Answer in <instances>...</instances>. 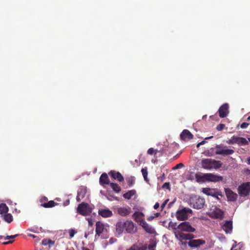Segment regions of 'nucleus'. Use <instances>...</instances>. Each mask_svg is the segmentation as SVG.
I'll list each match as a JSON object with an SVG mask.
<instances>
[{"label": "nucleus", "mask_w": 250, "mask_h": 250, "mask_svg": "<svg viewBox=\"0 0 250 250\" xmlns=\"http://www.w3.org/2000/svg\"><path fill=\"white\" fill-rule=\"evenodd\" d=\"M160 151H159L158 149H155L154 152V156H155L157 152H159Z\"/></svg>", "instance_id": "obj_58"}, {"label": "nucleus", "mask_w": 250, "mask_h": 250, "mask_svg": "<svg viewBox=\"0 0 250 250\" xmlns=\"http://www.w3.org/2000/svg\"><path fill=\"white\" fill-rule=\"evenodd\" d=\"M148 233L153 234L155 232V229L151 227L148 224H147L146 221L143 222L140 225Z\"/></svg>", "instance_id": "obj_22"}, {"label": "nucleus", "mask_w": 250, "mask_h": 250, "mask_svg": "<svg viewBox=\"0 0 250 250\" xmlns=\"http://www.w3.org/2000/svg\"><path fill=\"white\" fill-rule=\"evenodd\" d=\"M215 148L216 149L215 154L224 156L231 155L234 152L233 149H229L227 146H224L222 145H216Z\"/></svg>", "instance_id": "obj_6"}, {"label": "nucleus", "mask_w": 250, "mask_h": 250, "mask_svg": "<svg viewBox=\"0 0 250 250\" xmlns=\"http://www.w3.org/2000/svg\"><path fill=\"white\" fill-rule=\"evenodd\" d=\"M136 192L134 189L128 190L127 192L123 194V197L125 199H130L133 195L136 194Z\"/></svg>", "instance_id": "obj_27"}, {"label": "nucleus", "mask_w": 250, "mask_h": 250, "mask_svg": "<svg viewBox=\"0 0 250 250\" xmlns=\"http://www.w3.org/2000/svg\"><path fill=\"white\" fill-rule=\"evenodd\" d=\"M225 126V125L224 124H220L217 126L216 129L218 131H221L224 128Z\"/></svg>", "instance_id": "obj_39"}, {"label": "nucleus", "mask_w": 250, "mask_h": 250, "mask_svg": "<svg viewBox=\"0 0 250 250\" xmlns=\"http://www.w3.org/2000/svg\"><path fill=\"white\" fill-rule=\"evenodd\" d=\"M8 211V208L6 204L2 203L0 204V213L6 214Z\"/></svg>", "instance_id": "obj_29"}, {"label": "nucleus", "mask_w": 250, "mask_h": 250, "mask_svg": "<svg viewBox=\"0 0 250 250\" xmlns=\"http://www.w3.org/2000/svg\"><path fill=\"white\" fill-rule=\"evenodd\" d=\"M168 201H169V199H167L163 203V204L161 205V210H162L165 207L166 205L167 204Z\"/></svg>", "instance_id": "obj_45"}, {"label": "nucleus", "mask_w": 250, "mask_h": 250, "mask_svg": "<svg viewBox=\"0 0 250 250\" xmlns=\"http://www.w3.org/2000/svg\"><path fill=\"white\" fill-rule=\"evenodd\" d=\"M192 211L188 208H184L178 210L176 212V217L179 221H184L188 219L189 214H192Z\"/></svg>", "instance_id": "obj_4"}, {"label": "nucleus", "mask_w": 250, "mask_h": 250, "mask_svg": "<svg viewBox=\"0 0 250 250\" xmlns=\"http://www.w3.org/2000/svg\"><path fill=\"white\" fill-rule=\"evenodd\" d=\"M110 186L113 190V191L116 193H119L121 190V187L117 184L110 183Z\"/></svg>", "instance_id": "obj_30"}, {"label": "nucleus", "mask_w": 250, "mask_h": 250, "mask_svg": "<svg viewBox=\"0 0 250 250\" xmlns=\"http://www.w3.org/2000/svg\"><path fill=\"white\" fill-rule=\"evenodd\" d=\"M176 237H179L181 240H190L193 238L192 235L188 233H184L182 232H175Z\"/></svg>", "instance_id": "obj_20"}, {"label": "nucleus", "mask_w": 250, "mask_h": 250, "mask_svg": "<svg viewBox=\"0 0 250 250\" xmlns=\"http://www.w3.org/2000/svg\"><path fill=\"white\" fill-rule=\"evenodd\" d=\"M154 216H149L148 218H147V220L148 221H151L153 219H154Z\"/></svg>", "instance_id": "obj_54"}, {"label": "nucleus", "mask_w": 250, "mask_h": 250, "mask_svg": "<svg viewBox=\"0 0 250 250\" xmlns=\"http://www.w3.org/2000/svg\"><path fill=\"white\" fill-rule=\"evenodd\" d=\"M154 152H155V149H154V148L152 147L149 148L147 151V153L151 155H154Z\"/></svg>", "instance_id": "obj_43"}, {"label": "nucleus", "mask_w": 250, "mask_h": 250, "mask_svg": "<svg viewBox=\"0 0 250 250\" xmlns=\"http://www.w3.org/2000/svg\"><path fill=\"white\" fill-rule=\"evenodd\" d=\"M205 243V241L202 239H194L190 240L188 242V245L191 247L198 248L200 246L204 245Z\"/></svg>", "instance_id": "obj_16"}, {"label": "nucleus", "mask_w": 250, "mask_h": 250, "mask_svg": "<svg viewBox=\"0 0 250 250\" xmlns=\"http://www.w3.org/2000/svg\"><path fill=\"white\" fill-rule=\"evenodd\" d=\"M19 236V234H16L14 235H7L5 238L4 239H14Z\"/></svg>", "instance_id": "obj_44"}, {"label": "nucleus", "mask_w": 250, "mask_h": 250, "mask_svg": "<svg viewBox=\"0 0 250 250\" xmlns=\"http://www.w3.org/2000/svg\"><path fill=\"white\" fill-rule=\"evenodd\" d=\"M159 207V203H156L154 206V208L156 209L158 208Z\"/></svg>", "instance_id": "obj_50"}, {"label": "nucleus", "mask_w": 250, "mask_h": 250, "mask_svg": "<svg viewBox=\"0 0 250 250\" xmlns=\"http://www.w3.org/2000/svg\"><path fill=\"white\" fill-rule=\"evenodd\" d=\"M193 135L187 129L184 130L180 134L181 139L184 141L190 140L193 138Z\"/></svg>", "instance_id": "obj_17"}, {"label": "nucleus", "mask_w": 250, "mask_h": 250, "mask_svg": "<svg viewBox=\"0 0 250 250\" xmlns=\"http://www.w3.org/2000/svg\"><path fill=\"white\" fill-rule=\"evenodd\" d=\"M218 200H220V198H219V196H218V197H215Z\"/></svg>", "instance_id": "obj_63"}, {"label": "nucleus", "mask_w": 250, "mask_h": 250, "mask_svg": "<svg viewBox=\"0 0 250 250\" xmlns=\"http://www.w3.org/2000/svg\"><path fill=\"white\" fill-rule=\"evenodd\" d=\"M163 188H166L167 189H170V184H169V183L166 182V183H164V185H163Z\"/></svg>", "instance_id": "obj_47"}, {"label": "nucleus", "mask_w": 250, "mask_h": 250, "mask_svg": "<svg viewBox=\"0 0 250 250\" xmlns=\"http://www.w3.org/2000/svg\"><path fill=\"white\" fill-rule=\"evenodd\" d=\"M48 200V199L47 197L44 196L43 197H42L41 199H40V202L41 203H43V202H45V201H47Z\"/></svg>", "instance_id": "obj_48"}, {"label": "nucleus", "mask_w": 250, "mask_h": 250, "mask_svg": "<svg viewBox=\"0 0 250 250\" xmlns=\"http://www.w3.org/2000/svg\"><path fill=\"white\" fill-rule=\"evenodd\" d=\"M127 183L129 187H131L135 184V178L134 177H130L127 180Z\"/></svg>", "instance_id": "obj_33"}, {"label": "nucleus", "mask_w": 250, "mask_h": 250, "mask_svg": "<svg viewBox=\"0 0 250 250\" xmlns=\"http://www.w3.org/2000/svg\"><path fill=\"white\" fill-rule=\"evenodd\" d=\"M206 143V141H202V142L199 143V145H203Z\"/></svg>", "instance_id": "obj_56"}, {"label": "nucleus", "mask_w": 250, "mask_h": 250, "mask_svg": "<svg viewBox=\"0 0 250 250\" xmlns=\"http://www.w3.org/2000/svg\"><path fill=\"white\" fill-rule=\"evenodd\" d=\"M168 227L169 228H171L174 230L178 229V225H177V224L175 222H173L172 221H170L169 222Z\"/></svg>", "instance_id": "obj_34"}, {"label": "nucleus", "mask_w": 250, "mask_h": 250, "mask_svg": "<svg viewBox=\"0 0 250 250\" xmlns=\"http://www.w3.org/2000/svg\"><path fill=\"white\" fill-rule=\"evenodd\" d=\"M189 202L190 206L197 209L203 208L205 203V201L204 198H201L197 195H194L191 197L189 200Z\"/></svg>", "instance_id": "obj_3"}, {"label": "nucleus", "mask_w": 250, "mask_h": 250, "mask_svg": "<svg viewBox=\"0 0 250 250\" xmlns=\"http://www.w3.org/2000/svg\"><path fill=\"white\" fill-rule=\"evenodd\" d=\"M195 179L198 183H204L205 182H217L222 181L223 177L212 173H202L198 172L195 174Z\"/></svg>", "instance_id": "obj_1"}, {"label": "nucleus", "mask_w": 250, "mask_h": 250, "mask_svg": "<svg viewBox=\"0 0 250 250\" xmlns=\"http://www.w3.org/2000/svg\"><path fill=\"white\" fill-rule=\"evenodd\" d=\"M227 143L229 144H232V139H230L228 141H227Z\"/></svg>", "instance_id": "obj_55"}, {"label": "nucleus", "mask_w": 250, "mask_h": 250, "mask_svg": "<svg viewBox=\"0 0 250 250\" xmlns=\"http://www.w3.org/2000/svg\"><path fill=\"white\" fill-rule=\"evenodd\" d=\"M249 125V123H246V122H244V123H243L241 125H240V127L241 128H246L248 125Z\"/></svg>", "instance_id": "obj_46"}, {"label": "nucleus", "mask_w": 250, "mask_h": 250, "mask_svg": "<svg viewBox=\"0 0 250 250\" xmlns=\"http://www.w3.org/2000/svg\"><path fill=\"white\" fill-rule=\"evenodd\" d=\"M124 228H125V222L123 223L120 221L117 223L116 230L119 234H121L123 232Z\"/></svg>", "instance_id": "obj_25"}, {"label": "nucleus", "mask_w": 250, "mask_h": 250, "mask_svg": "<svg viewBox=\"0 0 250 250\" xmlns=\"http://www.w3.org/2000/svg\"><path fill=\"white\" fill-rule=\"evenodd\" d=\"M91 211L89 206L87 203L83 202L80 204L77 208L78 213L83 216L89 214Z\"/></svg>", "instance_id": "obj_7"}, {"label": "nucleus", "mask_w": 250, "mask_h": 250, "mask_svg": "<svg viewBox=\"0 0 250 250\" xmlns=\"http://www.w3.org/2000/svg\"><path fill=\"white\" fill-rule=\"evenodd\" d=\"M222 228L226 233H230L232 229V222L231 221H226L223 225Z\"/></svg>", "instance_id": "obj_23"}, {"label": "nucleus", "mask_w": 250, "mask_h": 250, "mask_svg": "<svg viewBox=\"0 0 250 250\" xmlns=\"http://www.w3.org/2000/svg\"><path fill=\"white\" fill-rule=\"evenodd\" d=\"M159 215H160L159 213H156L155 214V217H158Z\"/></svg>", "instance_id": "obj_60"}, {"label": "nucleus", "mask_w": 250, "mask_h": 250, "mask_svg": "<svg viewBox=\"0 0 250 250\" xmlns=\"http://www.w3.org/2000/svg\"><path fill=\"white\" fill-rule=\"evenodd\" d=\"M222 216H223V212L221 211V210H219V212L216 213L215 214V217L216 218H221Z\"/></svg>", "instance_id": "obj_40"}, {"label": "nucleus", "mask_w": 250, "mask_h": 250, "mask_svg": "<svg viewBox=\"0 0 250 250\" xmlns=\"http://www.w3.org/2000/svg\"><path fill=\"white\" fill-rule=\"evenodd\" d=\"M14 241V240H9L8 241H6V242H3L2 244L3 245H7V244H12V243H13Z\"/></svg>", "instance_id": "obj_49"}, {"label": "nucleus", "mask_w": 250, "mask_h": 250, "mask_svg": "<svg viewBox=\"0 0 250 250\" xmlns=\"http://www.w3.org/2000/svg\"><path fill=\"white\" fill-rule=\"evenodd\" d=\"M82 249V250H90L88 248L85 247H83Z\"/></svg>", "instance_id": "obj_57"}, {"label": "nucleus", "mask_w": 250, "mask_h": 250, "mask_svg": "<svg viewBox=\"0 0 250 250\" xmlns=\"http://www.w3.org/2000/svg\"><path fill=\"white\" fill-rule=\"evenodd\" d=\"M225 192L228 201L233 202L237 200V194L233 192L231 190L227 188L225 189Z\"/></svg>", "instance_id": "obj_14"}, {"label": "nucleus", "mask_w": 250, "mask_h": 250, "mask_svg": "<svg viewBox=\"0 0 250 250\" xmlns=\"http://www.w3.org/2000/svg\"><path fill=\"white\" fill-rule=\"evenodd\" d=\"M146 245H141L137 244L133 245L131 247L126 250H146Z\"/></svg>", "instance_id": "obj_24"}, {"label": "nucleus", "mask_w": 250, "mask_h": 250, "mask_svg": "<svg viewBox=\"0 0 250 250\" xmlns=\"http://www.w3.org/2000/svg\"><path fill=\"white\" fill-rule=\"evenodd\" d=\"M86 192L84 190L81 189L80 190L78 191L77 195L81 197L82 198H83L85 195Z\"/></svg>", "instance_id": "obj_36"}, {"label": "nucleus", "mask_w": 250, "mask_h": 250, "mask_svg": "<svg viewBox=\"0 0 250 250\" xmlns=\"http://www.w3.org/2000/svg\"><path fill=\"white\" fill-rule=\"evenodd\" d=\"M141 172H142V175L143 176L145 181H146V182H148L149 179L147 178L148 172H147V167H145V168H143L141 169Z\"/></svg>", "instance_id": "obj_32"}, {"label": "nucleus", "mask_w": 250, "mask_h": 250, "mask_svg": "<svg viewBox=\"0 0 250 250\" xmlns=\"http://www.w3.org/2000/svg\"><path fill=\"white\" fill-rule=\"evenodd\" d=\"M117 212L119 215L122 216H126L129 215L131 211V208L128 206L123 207L117 208Z\"/></svg>", "instance_id": "obj_12"}, {"label": "nucleus", "mask_w": 250, "mask_h": 250, "mask_svg": "<svg viewBox=\"0 0 250 250\" xmlns=\"http://www.w3.org/2000/svg\"><path fill=\"white\" fill-rule=\"evenodd\" d=\"M29 236L32 237L33 238H38L37 240H40V238H39V237H38V236H36V235H35L34 234H30Z\"/></svg>", "instance_id": "obj_52"}, {"label": "nucleus", "mask_w": 250, "mask_h": 250, "mask_svg": "<svg viewBox=\"0 0 250 250\" xmlns=\"http://www.w3.org/2000/svg\"><path fill=\"white\" fill-rule=\"evenodd\" d=\"M125 230L127 233L133 234L137 232V227L132 221H126L125 222Z\"/></svg>", "instance_id": "obj_10"}, {"label": "nucleus", "mask_w": 250, "mask_h": 250, "mask_svg": "<svg viewBox=\"0 0 250 250\" xmlns=\"http://www.w3.org/2000/svg\"><path fill=\"white\" fill-rule=\"evenodd\" d=\"M201 145H199V143L197 145V147H199Z\"/></svg>", "instance_id": "obj_62"}, {"label": "nucleus", "mask_w": 250, "mask_h": 250, "mask_svg": "<svg viewBox=\"0 0 250 250\" xmlns=\"http://www.w3.org/2000/svg\"><path fill=\"white\" fill-rule=\"evenodd\" d=\"M237 144L239 146H246L249 144V141L245 138L239 137Z\"/></svg>", "instance_id": "obj_28"}, {"label": "nucleus", "mask_w": 250, "mask_h": 250, "mask_svg": "<svg viewBox=\"0 0 250 250\" xmlns=\"http://www.w3.org/2000/svg\"><path fill=\"white\" fill-rule=\"evenodd\" d=\"M248 164L250 165V157L248 158Z\"/></svg>", "instance_id": "obj_59"}, {"label": "nucleus", "mask_w": 250, "mask_h": 250, "mask_svg": "<svg viewBox=\"0 0 250 250\" xmlns=\"http://www.w3.org/2000/svg\"><path fill=\"white\" fill-rule=\"evenodd\" d=\"M95 226V238H97L101 237L102 238H104V235L107 232V230L104 223L100 221H98L96 223Z\"/></svg>", "instance_id": "obj_5"}, {"label": "nucleus", "mask_w": 250, "mask_h": 250, "mask_svg": "<svg viewBox=\"0 0 250 250\" xmlns=\"http://www.w3.org/2000/svg\"><path fill=\"white\" fill-rule=\"evenodd\" d=\"M213 138L212 136H210V137H207V138H206V139H210V138Z\"/></svg>", "instance_id": "obj_61"}, {"label": "nucleus", "mask_w": 250, "mask_h": 250, "mask_svg": "<svg viewBox=\"0 0 250 250\" xmlns=\"http://www.w3.org/2000/svg\"><path fill=\"white\" fill-rule=\"evenodd\" d=\"M156 246V243L155 242H151V244H149L147 249L148 248L149 250H152Z\"/></svg>", "instance_id": "obj_41"}, {"label": "nucleus", "mask_w": 250, "mask_h": 250, "mask_svg": "<svg viewBox=\"0 0 250 250\" xmlns=\"http://www.w3.org/2000/svg\"><path fill=\"white\" fill-rule=\"evenodd\" d=\"M57 204H58L57 203H55L54 201L51 200L48 202L42 203L41 205V206L45 208H52L53 207H55Z\"/></svg>", "instance_id": "obj_26"}, {"label": "nucleus", "mask_w": 250, "mask_h": 250, "mask_svg": "<svg viewBox=\"0 0 250 250\" xmlns=\"http://www.w3.org/2000/svg\"><path fill=\"white\" fill-rule=\"evenodd\" d=\"M202 191L204 193L207 195H210L214 197H218V196L223 197L222 192L217 188H203Z\"/></svg>", "instance_id": "obj_8"}, {"label": "nucleus", "mask_w": 250, "mask_h": 250, "mask_svg": "<svg viewBox=\"0 0 250 250\" xmlns=\"http://www.w3.org/2000/svg\"><path fill=\"white\" fill-rule=\"evenodd\" d=\"M238 190L239 193L241 196H248L250 192V182H247L239 186Z\"/></svg>", "instance_id": "obj_9"}, {"label": "nucleus", "mask_w": 250, "mask_h": 250, "mask_svg": "<svg viewBox=\"0 0 250 250\" xmlns=\"http://www.w3.org/2000/svg\"><path fill=\"white\" fill-rule=\"evenodd\" d=\"M247 120H248V121L250 120V115L248 117V118H247Z\"/></svg>", "instance_id": "obj_64"}, {"label": "nucleus", "mask_w": 250, "mask_h": 250, "mask_svg": "<svg viewBox=\"0 0 250 250\" xmlns=\"http://www.w3.org/2000/svg\"><path fill=\"white\" fill-rule=\"evenodd\" d=\"M144 216V213L139 211H135L132 215L133 218L136 222L139 223L140 225L143 222L145 221L143 218Z\"/></svg>", "instance_id": "obj_15"}, {"label": "nucleus", "mask_w": 250, "mask_h": 250, "mask_svg": "<svg viewBox=\"0 0 250 250\" xmlns=\"http://www.w3.org/2000/svg\"><path fill=\"white\" fill-rule=\"evenodd\" d=\"M50 243H53V241L50 239H43L42 241V244L44 246H46Z\"/></svg>", "instance_id": "obj_37"}, {"label": "nucleus", "mask_w": 250, "mask_h": 250, "mask_svg": "<svg viewBox=\"0 0 250 250\" xmlns=\"http://www.w3.org/2000/svg\"><path fill=\"white\" fill-rule=\"evenodd\" d=\"M214 148H210V150H211V152H210L209 150H207V151H205L204 152V154L206 155V156H212L213 155V150H214Z\"/></svg>", "instance_id": "obj_35"}, {"label": "nucleus", "mask_w": 250, "mask_h": 250, "mask_svg": "<svg viewBox=\"0 0 250 250\" xmlns=\"http://www.w3.org/2000/svg\"><path fill=\"white\" fill-rule=\"evenodd\" d=\"M83 198H82L81 197H80V196H77L76 197V200L78 202H80Z\"/></svg>", "instance_id": "obj_53"}, {"label": "nucleus", "mask_w": 250, "mask_h": 250, "mask_svg": "<svg viewBox=\"0 0 250 250\" xmlns=\"http://www.w3.org/2000/svg\"><path fill=\"white\" fill-rule=\"evenodd\" d=\"M99 182L102 186H104V185H110V183L109 182V178L106 173H104L101 175Z\"/></svg>", "instance_id": "obj_21"}, {"label": "nucleus", "mask_w": 250, "mask_h": 250, "mask_svg": "<svg viewBox=\"0 0 250 250\" xmlns=\"http://www.w3.org/2000/svg\"><path fill=\"white\" fill-rule=\"evenodd\" d=\"M229 104H224L221 106L218 110L219 116L221 118L226 117L229 113Z\"/></svg>", "instance_id": "obj_13"}, {"label": "nucleus", "mask_w": 250, "mask_h": 250, "mask_svg": "<svg viewBox=\"0 0 250 250\" xmlns=\"http://www.w3.org/2000/svg\"><path fill=\"white\" fill-rule=\"evenodd\" d=\"M222 163L220 161L212 159H203L201 161L202 167L206 169H217L222 167Z\"/></svg>", "instance_id": "obj_2"}, {"label": "nucleus", "mask_w": 250, "mask_h": 250, "mask_svg": "<svg viewBox=\"0 0 250 250\" xmlns=\"http://www.w3.org/2000/svg\"><path fill=\"white\" fill-rule=\"evenodd\" d=\"M183 164L182 163H179L178 164V165H177L175 167H174V168H179V167H183Z\"/></svg>", "instance_id": "obj_51"}, {"label": "nucleus", "mask_w": 250, "mask_h": 250, "mask_svg": "<svg viewBox=\"0 0 250 250\" xmlns=\"http://www.w3.org/2000/svg\"><path fill=\"white\" fill-rule=\"evenodd\" d=\"M98 214L104 218L110 217L113 215L112 212L108 208L99 209Z\"/></svg>", "instance_id": "obj_19"}, {"label": "nucleus", "mask_w": 250, "mask_h": 250, "mask_svg": "<svg viewBox=\"0 0 250 250\" xmlns=\"http://www.w3.org/2000/svg\"><path fill=\"white\" fill-rule=\"evenodd\" d=\"M178 229L181 231L193 232L195 229L192 227L188 222H182L178 225Z\"/></svg>", "instance_id": "obj_11"}, {"label": "nucleus", "mask_w": 250, "mask_h": 250, "mask_svg": "<svg viewBox=\"0 0 250 250\" xmlns=\"http://www.w3.org/2000/svg\"><path fill=\"white\" fill-rule=\"evenodd\" d=\"M109 174L114 179L118 180L119 182H123L124 181V177L119 172L114 170H111L109 172Z\"/></svg>", "instance_id": "obj_18"}, {"label": "nucleus", "mask_w": 250, "mask_h": 250, "mask_svg": "<svg viewBox=\"0 0 250 250\" xmlns=\"http://www.w3.org/2000/svg\"><path fill=\"white\" fill-rule=\"evenodd\" d=\"M77 233V231L74 229H71L69 231V236L70 238L74 237V235Z\"/></svg>", "instance_id": "obj_38"}, {"label": "nucleus", "mask_w": 250, "mask_h": 250, "mask_svg": "<svg viewBox=\"0 0 250 250\" xmlns=\"http://www.w3.org/2000/svg\"><path fill=\"white\" fill-rule=\"evenodd\" d=\"M238 137L237 136H233L231 137L232 141V144H237L238 140Z\"/></svg>", "instance_id": "obj_42"}, {"label": "nucleus", "mask_w": 250, "mask_h": 250, "mask_svg": "<svg viewBox=\"0 0 250 250\" xmlns=\"http://www.w3.org/2000/svg\"><path fill=\"white\" fill-rule=\"evenodd\" d=\"M3 219L6 222L10 223L13 221V216L10 213H6L3 215Z\"/></svg>", "instance_id": "obj_31"}]
</instances>
